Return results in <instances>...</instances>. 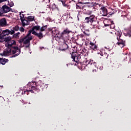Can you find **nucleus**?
Segmentation results:
<instances>
[{
    "label": "nucleus",
    "instance_id": "obj_33",
    "mask_svg": "<svg viewBox=\"0 0 131 131\" xmlns=\"http://www.w3.org/2000/svg\"><path fill=\"white\" fill-rule=\"evenodd\" d=\"M111 34H116V33L113 31V32H111Z\"/></svg>",
    "mask_w": 131,
    "mask_h": 131
},
{
    "label": "nucleus",
    "instance_id": "obj_4",
    "mask_svg": "<svg viewBox=\"0 0 131 131\" xmlns=\"http://www.w3.org/2000/svg\"><path fill=\"white\" fill-rule=\"evenodd\" d=\"M96 21V16L94 15H92L90 17H86L85 18L84 22L85 23H87L88 24H91V25H93V27L91 28H95L96 26L93 25V23Z\"/></svg>",
    "mask_w": 131,
    "mask_h": 131
},
{
    "label": "nucleus",
    "instance_id": "obj_41",
    "mask_svg": "<svg viewBox=\"0 0 131 131\" xmlns=\"http://www.w3.org/2000/svg\"><path fill=\"white\" fill-rule=\"evenodd\" d=\"M126 58H127V56H126Z\"/></svg>",
    "mask_w": 131,
    "mask_h": 131
},
{
    "label": "nucleus",
    "instance_id": "obj_7",
    "mask_svg": "<svg viewBox=\"0 0 131 131\" xmlns=\"http://www.w3.org/2000/svg\"><path fill=\"white\" fill-rule=\"evenodd\" d=\"M100 15H101V16H103V17H106V16L108 15V11H107V9L105 7H102L100 9Z\"/></svg>",
    "mask_w": 131,
    "mask_h": 131
},
{
    "label": "nucleus",
    "instance_id": "obj_8",
    "mask_svg": "<svg viewBox=\"0 0 131 131\" xmlns=\"http://www.w3.org/2000/svg\"><path fill=\"white\" fill-rule=\"evenodd\" d=\"M69 33H70V31L68 29H66L61 33V36L63 39H65V38H67V35Z\"/></svg>",
    "mask_w": 131,
    "mask_h": 131
},
{
    "label": "nucleus",
    "instance_id": "obj_15",
    "mask_svg": "<svg viewBox=\"0 0 131 131\" xmlns=\"http://www.w3.org/2000/svg\"><path fill=\"white\" fill-rule=\"evenodd\" d=\"M8 61H9V60L7 59L0 58V64H2V65H5Z\"/></svg>",
    "mask_w": 131,
    "mask_h": 131
},
{
    "label": "nucleus",
    "instance_id": "obj_39",
    "mask_svg": "<svg viewBox=\"0 0 131 131\" xmlns=\"http://www.w3.org/2000/svg\"><path fill=\"white\" fill-rule=\"evenodd\" d=\"M125 55H127V53H126Z\"/></svg>",
    "mask_w": 131,
    "mask_h": 131
},
{
    "label": "nucleus",
    "instance_id": "obj_3",
    "mask_svg": "<svg viewBox=\"0 0 131 131\" xmlns=\"http://www.w3.org/2000/svg\"><path fill=\"white\" fill-rule=\"evenodd\" d=\"M34 84L36 85L37 86L39 85L37 84V82H30L28 84L27 86L29 88V90H27L24 92L25 94H27V95H28L29 93L30 92L32 93H34V91H36V88L34 86Z\"/></svg>",
    "mask_w": 131,
    "mask_h": 131
},
{
    "label": "nucleus",
    "instance_id": "obj_23",
    "mask_svg": "<svg viewBox=\"0 0 131 131\" xmlns=\"http://www.w3.org/2000/svg\"><path fill=\"white\" fill-rule=\"evenodd\" d=\"M20 20L21 21H22V20H24V15L22 14H20Z\"/></svg>",
    "mask_w": 131,
    "mask_h": 131
},
{
    "label": "nucleus",
    "instance_id": "obj_31",
    "mask_svg": "<svg viewBox=\"0 0 131 131\" xmlns=\"http://www.w3.org/2000/svg\"><path fill=\"white\" fill-rule=\"evenodd\" d=\"M91 49H92L93 50H95L97 49V46L96 45H94V46L92 47Z\"/></svg>",
    "mask_w": 131,
    "mask_h": 131
},
{
    "label": "nucleus",
    "instance_id": "obj_36",
    "mask_svg": "<svg viewBox=\"0 0 131 131\" xmlns=\"http://www.w3.org/2000/svg\"><path fill=\"white\" fill-rule=\"evenodd\" d=\"M102 69H103V67H100V70H102Z\"/></svg>",
    "mask_w": 131,
    "mask_h": 131
},
{
    "label": "nucleus",
    "instance_id": "obj_29",
    "mask_svg": "<svg viewBox=\"0 0 131 131\" xmlns=\"http://www.w3.org/2000/svg\"><path fill=\"white\" fill-rule=\"evenodd\" d=\"M90 46H91L90 47L91 48H93V47H94V46L95 45L94 44V43H93V42H90Z\"/></svg>",
    "mask_w": 131,
    "mask_h": 131
},
{
    "label": "nucleus",
    "instance_id": "obj_12",
    "mask_svg": "<svg viewBox=\"0 0 131 131\" xmlns=\"http://www.w3.org/2000/svg\"><path fill=\"white\" fill-rule=\"evenodd\" d=\"M67 49H68V45L66 43H63L61 47L59 48V51H65V50H67Z\"/></svg>",
    "mask_w": 131,
    "mask_h": 131
},
{
    "label": "nucleus",
    "instance_id": "obj_19",
    "mask_svg": "<svg viewBox=\"0 0 131 131\" xmlns=\"http://www.w3.org/2000/svg\"><path fill=\"white\" fill-rule=\"evenodd\" d=\"M73 61L76 62V63H77L79 60H78V57L77 56H75L74 58L73 57Z\"/></svg>",
    "mask_w": 131,
    "mask_h": 131
},
{
    "label": "nucleus",
    "instance_id": "obj_2",
    "mask_svg": "<svg viewBox=\"0 0 131 131\" xmlns=\"http://www.w3.org/2000/svg\"><path fill=\"white\" fill-rule=\"evenodd\" d=\"M40 27L39 26H35L32 28L31 30L29 31V33L27 35L23 37V38L18 40V42L19 43H24V47L25 48H29L30 47V40H32L33 37L31 35V33L33 32V31H35V30H39Z\"/></svg>",
    "mask_w": 131,
    "mask_h": 131
},
{
    "label": "nucleus",
    "instance_id": "obj_26",
    "mask_svg": "<svg viewBox=\"0 0 131 131\" xmlns=\"http://www.w3.org/2000/svg\"><path fill=\"white\" fill-rule=\"evenodd\" d=\"M14 30H15L16 31H18L19 30V27L16 26L14 28Z\"/></svg>",
    "mask_w": 131,
    "mask_h": 131
},
{
    "label": "nucleus",
    "instance_id": "obj_21",
    "mask_svg": "<svg viewBox=\"0 0 131 131\" xmlns=\"http://www.w3.org/2000/svg\"><path fill=\"white\" fill-rule=\"evenodd\" d=\"M47 28V26H44L43 27L40 29V31H45Z\"/></svg>",
    "mask_w": 131,
    "mask_h": 131
},
{
    "label": "nucleus",
    "instance_id": "obj_37",
    "mask_svg": "<svg viewBox=\"0 0 131 131\" xmlns=\"http://www.w3.org/2000/svg\"><path fill=\"white\" fill-rule=\"evenodd\" d=\"M2 29H0V33H1V32H2Z\"/></svg>",
    "mask_w": 131,
    "mask_h": 131
},
{
    "label": "nucleus",
    "instance_id": "obj_17",
    "mask_svg": "<svg viewBox=\"0 0 131 131\" xmlns=\"http://www.w3.org/2000/svg\"><path fill=\"white\" fill-rule=\"evenodd\" d=\"M29 20V22H32V21H33L34 20V16H29L28 17V19Z\"/></svg>",
    "mask_w": 131,
    "mask_h": 131
},
{
    "label": "nucleus",
    "instance_id": "obj_35",
    "mask_svg": "<svg viewBox=\"0 0 131 131\" xmlns=\"http://www.w3.org/2000/svg\"><path fill=\"white\" fill-rule=\"evenodd\" d=\"M16 34V35L18 36V35H19V34H20V33H17Z\"/></svg>",
    "mask_w": 131,
    "mask_h": 131
},
{
    "label": "nucleus",
    "instance_id": "obj_22",
    "mask_svg": "<svg viewBox=\"0 0 131 131\" xmlns=\"http://www.w3.org/2000/svg\"><path fill=\"white\" fill-rule=\"evenodd\" d=\"M4 14V11L3 10V9H2V7H0V16H2Z\"/></svg>",
    "mask_w": 131,
    "mask_h": 131
},
{
    "label": "nucleus",
    "instance_id": "obj_6",
    "mask_svg": "<svg viewBox=\"0 0 131 131\" xmlns=\"http://www.w3.org/2000/svg\"><path fill=\"white\" fill-rule=\"evenodd\" d=\"M93 62V60L90 59L86 60L85 64H87V65H89V64H91L92 67L93 68H95L94 70H93V72H95L97 71V69H98V67L96 66V62Z\"/></svg>",
    "mask_w": 131,
    "mask_h": 131
},
{
    "label": "nucleus",
    "instance_id": "obj_16",
    "mask_svg": "<svg viewBox=\"0 0 131 131\" xmlns=\"http://www.w3.org/2000/svg\"><path fill=\"white\" fill-rule=\"evenodd\" d=\"M5 40H6V38H5V36L1 34L0 35V42H4Z\"/></svg>",
    "mask_w": 131,
    "mask_h": 131
},
{
    "label": "nucleus",
    "instance_id": "obj_27",
    "mask_svg": "<svg viewBox=\"0 0 131 131\" xmlns=\"http://www.w3.org/2000/svg\"><path fill=\"white\" fill-rule=\"evenodd\" d=\"M19 30H20V31H21V32H24V30H25V29H24V28L21 27V28H19Z\"/></svg>",
    "mask_w": 131,
    "mask_h": 131
},
{
    "label": "nucleus",
    "instance_id": "obj_5",
    "mask_svg": "<svg viewBox=\"0 0 131 131\" xmlns=\"http://www.w3.org/2000/svg\"><path fill=\"white\" fill-rule=\"evenodd\" d=\"M117 33H119L118 35L117 38L118 40L117 42V45L120 48H123L125 46V42L123 41V40L120 39V37L121 36V32H118Z\"/></svg>",
    "mask_w": 131,
    "mask_h": 131
},
{
    "label": "nucleus",
    "instance_id": "obj_25",
    "mask_svg": "<svg viewBox=\"0 0 131 131\" xmlns=\"http://www.w3.org/2000/svg\"><path fill=\"white\" fill-rule=\"evenodd\" d=\"M110 27L111 28H112V29L115 28V26L114 25V24H112Z\"/></svg>",
    "mask_w": 131,
    "mask_h": 131
},
{
    "label": "nucleus",
    "instance_id": "obj_14",
    "mask_svg": "<svg viewBox=\"0 0 131 131\" xmlns=\"http://www.w3.org/2000/svg\"><path fill=\"white\" fill-rule=\"evenodd\" d=\"M5 25H7V20H6V19L3 18L0 19V26H5Z\"/></svg>",
    "mask_w": 131,
    "mask_h": 131
},
{
    "label": "nucleus",
    "instance_id": "obj_20",
    "mask_svg": "<svg viewBox=\"0 0 131 131\" xmlns=\"http://www.w3.org/2000/svg\"><path fill=\"white\" fill-rule=\"evenodd\" d=\"M8 5H9V6H10V7H13L14 6V3H13V2L12 1H8Z\"/></svg>",
    "mask_w": 131,
    "mask_h": 131
},
{
    "label": "nucleus",
    "instance_id": "obj_28",
    "mask_svg": "<svg viewBox=\"0 0 131 131\" xmlns=\"http://www.w3.org/2000/svg\"><path fill=\"white\" fill-rule=\"evenodd\" d=\"M45 3H46V4H49L50 2H51L50 0H44Z\"/></svg>",
    "mask_w": 131,
    "mask_h": 131
},
{
    "label": "nucleus",
    "instance_id": "obj_11",
    "mask_svg": "<svg viewBox=\"0 0 131 131\" xmlns=\"http://www.w3.org/2000/svg\"><path fill=\"white\" fill-rule=\"evenodd\" d=\"M32 34H34V35H36V36H37V37H38V38H39L40 39L42 38L43 37L42 33L41 32L38 33L36 32L33 31L32 32Z\"/></svg>",
    "mask_w": 131,
    "mask_h": 131
},
{
    "label": "nucleus",
    "instance_id": "obj_10",
    "mask_svg": "<svg viewBox=\"0 0 131 131\" xmlns=\"http://www.w3.org/2000/svg\"><path fill=\"white\" fill-rule=\"evenodd\" d=\"M3 13H8L11 11V8L8 7L7 5H4L2 7Z\"/></svg>",
    "mask_w": 131,
    "mask_h": 131
},
{
    "label": "nucleus",
    "instance_id": "obj_30",
    "mask_svg": "<svg viewBox=\"0 0 131 131\" xmlns=\"http://www.w3.org/2000/svg\"><path fill=\"white\" fill-rule=\"evenodd\" d=\"M76 9H77V10H78V9H81V7H80V6L78 5H76Z\"/></svg>",
    "mask_w": 131,
    "mask_h": 131
},
{
    "label": "nucleus",
    "instance_id": "obj_13",
    "mask_svg": "<svg viewBox=\"0 0 131 131\" xmlns=\"http://www.w3.org/2000/svg\"><path fill=\"white\" fill-rule=\"evenodd\" d=\"M21 21L23 27L29 25V20L28 19H21Z\"/></svg>",
    "mask_w": 131,
    "mask_h": 131
},
{
    "label": "nucleus",
    "instance_id": "obj_42",
    "mask_svg": "<svg viewBox=\"0 0 131 131\" xmlns=\"http://www.w3.org/2000/svg\"><path fill=\"white\" fill-rule=\"evenodd\" d=\"M38 82H40V81H39Z\"/></svg>",
    "mask_w": 131,
    "mask_h": 131
},
{
    "label": "nucleus",
    "instance_id": "obj_9",
    "mask_svg": "<svg viewBox=\"0 0 131 131\" xmlns=\"http://www.w3.org/2000/svg\"><path fill=\"white\" fill-rule=\"evenodd\" d=\"M15 33V31L14 30H5L3 31L2 35L4 36H6V35H9V34H14Z\"/></svg>",
    "mask_w": 131,
    "mask_h": 131
},
{
    "label": "nucleus",
    "instance_id": "obj_34",
    "mask_svg": "<svg viewBox=\"0 0 131 131\" xmlns=\"http://www.w3.org/2000/svg\"><path fill=\"white\" fill-rule=\"evenodd\" d=\"M93 6H94V3H91V6L93 7Z\"/></svg>",
    "mask_w": 131,
    "mask_h": 131
},
{
    "label": "nucleus",
    "instance_id": "obj_18",
    "mask_svg": "<svg viewBox=\"0 0 131 131\" xmlns=\"http://www.w3.org/2000/svg\"><path fill=\"white\" fill-rule=\"evenodd\" d=\"M5 40H6L7 42H9V41H12V37H7L5 38Z\"/></svg>",
    "mask_w": 131,
    "mask_h": 131
},
{
    "label": "nucleus",
    "instance_id": "obj_38",
    "mask_svg": "<svg viewBox=\"0 0 131 131\" xmlns=\"http://www.w3.org/2000/svg\"><path fill=\"white\" fill-rule=\"evenodd\" d=\"M101 56H103V54H100Z\"/></svg>",
    "mask_w": 131,
    "mask_h": 131
},
{
    "label": "nucleus",
    "instance_id": "obj_24",
    "mask_svg": "<svg viewBox=\"0 0 131 131\" xmlns=\"http://www.w3.org/2000/svg\"><path fill=\"white\" fill-rule=\"evenodd\" d=\"M130 34H131V31H129L126 34V36H128V37H130V36H131Z\"/></svg>",
    "mask_w": 131,
    "mask_h": 131
},
{
    "label": "nucleus",
    "instance_id": "obj_40",
    "mask_svg": "<svg viewBox=\"0 0 131 131\" xmlns=\"http://www.w3.org/2000/svg\"><path fill=\"white\" fill-rule=\"evenodd\" d=\"M87 4H90V3H87Z\"/></svg>",
    "mask_w": 131,
    "mask_h": 131
},
{
    "label": "nucleus",
    "instance_id": "obj_32",
    "mask_svg": "<svg viewBox=\"0 0 131 131\" xmlns=\"http://www.w3.org/2000/svg\"><path fill=\"white\" fill-rule=\"evenodd\" d=\"M8 0H0V4H2V3H4V2H6Z\"/></svg>",
    "mask_w": 131,
    "mask_h": 131
},
{
    "label": "nucleus",
    "instance_id": "obj_1",
    "mask_svg": "<svg viewBox=\"0 0 131 131\" xmlns=\"http://www.w3.org/2000/svg\"><path fill=\"white\" fill-rule=\"evenodd\" d=\"M14 45H16V41L12 40L6 43L5 46L7 48L4 50L3 53L0 54L1 56H10L12 54H15V55L12 56V58L17 57L18 55H20L21 53V50L18 48L17 47L11 48Z\"/></svg>",
    "mask_w": 131,
    "mask_h": 131
}]
</instances>
